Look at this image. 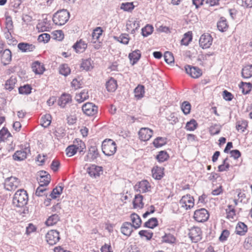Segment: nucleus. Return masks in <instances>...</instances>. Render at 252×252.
Returning a JSON list of instances; mask_svg holds the SVG:
<instances>
[{
	"instance_id": "nucleus-1",
	"label": "nucleus",
	"mask_w": 252,
	"mask_h": 252,
	"mask_svg": "<svg viewBox=\"0 0 252 252\" xmlns=\"http://www.w3.org/2000/svg\"><path fill=\"white\" fill-rule=\"evenodd\" d=\"M28 201V195L27 191L24 189L18 190L13 198V204L18 207L25 206Z\"/></svg>"
},
{
	"instance_id": "nucleus-2",
	"label": "nucleus",
	"mask_w": 252,
	"mask_h": 252,
	"mask_svg": "<svg viewBox=\"0 0 252 252\" xmlns=\"http://www.w3.org/2000/svg\"><path fill=\"white\" fill-rule=\"evenodd\" d=\"M69 13L65 9H63L55 13L53 17L54 23L58 26L64 25L69 18Z\"/></svg>"
},
{
	"instance_id": "nucleus-3",
	"label": "nucleus",
	"mask_w": 252,
	"mask_h": 252,
	"mask_svg": "<svg viewBox=\"0 0 252 252\" xmlns=\"http://www.w3.org/2000/svg\"><path fill=\"white\" fill-rule=\"evenodd\" d=\"M115 142L111 139L105 140L102 143V151L106 156L113 155L116 152Z\"/></svg>"
},
{
	"instance_id": "nucleus-4",
	"label": "nucleus",
	"mask_w": 252,
	"mask_h": 252,
	"mask_svg": "<svg viewBox=\"0 0 252 252\" xmlns=\"http://www.w3.org/2000/svg\"><path fill=\"white\" fill-rule=\"evenodd\" d=\"M194 199L190 194H187L182 196L179 201L181 207L186 210L190 209L193 207L194 205Z\"/></svg>"
},
{
	"instance_id": "nucleus-5",
	"label": "nucleus",
	"mask_w": 252,
	"mask_h": 252,
	"mask_svg": "<svg viewBox=\"0 0 252 252\" xmlns=\"http://www.w3.org/2000/svg\"><path fill=\"white\" fill-rule=\"evenodd\" d=\"M5 189L9 191L15 190L20 185L19 180L14 177L7 178L4 181Z\"/></svg>"
},
{
	"instance_id": "nucleus-6",
	"label": "nucleus",
	"mask_w": 252,
	"mask_h": 252,
	"mask_svg": "<svg viewBox=\"0 0 252 252\" xmlns=\"http://www.w3.org/2000/svg\"><path fill=\"white\" fill-rule=\"evenodd\" d=\"M189 236L191 241L193 243H197L202 239V231L199 227H192L189 231Z\"/></svg>"
},
{
	"instance_id": "nucleus-7",
	"label": "nucleus",
	"mask_w": 252,
	"mask_h": 252,
	"mask_svg": "<svg viewBox=\"0 0 252 252\" xmlns=\"http://www.w3.org/2000/svg\"><path fill=\"white\" fill-rule=\"evenodd\" d=\"M45 237L46 241L50 245L56 244L60 239L59 232L56 230L49 231Z\"/></svg>"
},
{
	"instance_id": "nucleus-8",
	"label": "nucleus",
	"mask_w": 252,
	"mask_h": 252,
	"mask_svg": "<svg viewBox=\"0 0 252 252\" xmlns=\"http://www.w3.org/2000/svg\"><path fill=\"white\" fill-rule=\"evenodd\" d=\"M193 217L198 222H204L208 220L209 215L207 210L201 208L194 212Z\"/></svg>"
},
{
	"instance_id": "nucleus-9",
	"label": "nucleus",
	"mask_w": 252,
	"mask_h": 252,
	"mask_svg": "<svg viewBox=\"0 0 252 252\" xmlns=\"http://www.w3.org/2000/svg\"><path fill=\"white\" fill-rule=\"evenodd\" d=\"M30 153V147H25L23 149L17 151L13 155V158L17 161L23 160L27 158V155Z\"/></svg>"
},
{
	"instance_id": "nucleus-10",
	"label": "nucleus",
	"mask_w": 252,
	"mask_h": 252,
	"mask_svg": "<svg viewBox=\"0 0 252 252\" xmlns=\"http://www.w3.org/2000/svg\"><path fill=\"white\" fill-rule=\"evenodd\" d=\"M213 42V38L209 33L202 34L199 39V45L203 49H207L210 47Z\"/></svg>"
},
{
	"instance_id": "nucleus-11",
	"label": "nucleus",
	"mask_w": 252,
	"mask_h": 252,
	"mask_svg": "<svg viewBox=\"0 0 252 252\" xmlns=\"http://www.w3.org/2000/svg\"><path fill=\"white\" fill-rule=\"evenodd\" d=\"M82 111L86 115L93 116L97 112V107L93 103L88 102L82 106Z\"/></svg>"
},
{
	"instance_id": "nucleus-12",
	"label": "nucleus",
	"mask_w": 252,
	"mask_h": 252,
	"mask_svg": "<svg viewBox=\"0 0 252 252\" xmlns=\"http://www.w3.org/2000/svg\"><path fill=\"white\" fill-rule=\"evenodd\" d=\"M185 68L186 73L194 78H198L202 74V70L197 67L187 65Z\"/></svg>"
},
{
	"instance_id": "nucleus-13",
	"label": "nucleus",
	"mask_w": 252,
	"mask_h": 252,
	"mask_svg": "<svg viewBox=\"0 0 252 252\" xmlns=\"http://www.w3.org/2000/svg\"><path fill=\"white\" fill-rule=\"evenodd\" d=\"M99 156L97 148L96 146H91L87 155L84 157V160L86 162H92L95 159Z\"/></svg>"
},
{
	"instance_id": "nucleus-14",
	"label": "nucleus",
	"mask_w": 252,
	"mask_h": 252,
	"mask_svg": "<svg viewBox=\"0 0 252 252\" xmlns=\"http://www.w3.org/2000/svg\"><path fill=\"white\" fill-rule=\"evenodd\" d=\"M153 134V130L147 127L141 128L138 132L139 138L144 141L149 140L152 136Z\"/></svg>"
},
{
	"instance_id": "nucleus-15",
	"label": "nucleus",
	"mask_w": 252,
	"mask_h": 252,
	"mask_svg": "<svg viewBox=\"0 0 252 252\" xmlns=\"http://www.w3.org/2000/svg\"><path fill=\"white\" fill-rule=\"evenodd\" d=\"M88 174L90 176L96 178L99 177L102 173V168L101 166L92 165L87 169Z\"/></svg>"
},
{
	"instance_id": "nucleus-16",
	"label": "nucleus",
	"mask_w": 252,
	"mask_h": 252,
	"mask_svg": "<svg viewBox=\"0 0 252 252\" xmlns=\"http://www.w3.org/2000/svg\"><path fill=\"white\" fill-rule=\"evenodd\" d=\"M72 101V97L70 94L64 93L62 94L58 100V105L62 108H64L66 105Z\"/></svg>"
},
{
	"instance_id": "nucleus-17",
	"label": "nucleus",
	"mask_w": 252,
	"mask_h": 252,
	"mask_svg": "<svg viewBox=\"0 0 252 252\" xmlns=\"http://www.w3.org/2000/svg\"><path fill=\"white\" fill-rule=\"evenodd\" d=\"M149 182L146 180H143L135 186V189L139 191L140 192H146L150 188Z\"/></svg>"
},
{
	"instance_id": "nucleus-18",
	"label": "nucleus",
	"mask_w": 252,
	"mask_h": 252,
	"mask_svg": "<svg viewBox=\"0 0 252 252\" xmlns=\"http://www.w3.org/2000/svg\"><path fill=\"white\" fill-rule=\"evenodd\" d=\"M126 26L127 30L130 31L131 33L133 34L140 27L139 22L132 19L128 21Z\"/></svg>"
},
{
	"instance_id": "nucleus-19",
	"label": "nucleus",
	"mask_w": 252,
	"mask_h": 252,
	"mask_svg": "<svg viewBox=\"0 0 252 252\" xmlns=\"http://www.w3.org/2000/svg\"><path fill=\"white\" fill-rule=\"evenodd\" d=\"M18 49L22 52L32 51L35 49V46L32 44L21 42L18 44Z\"/></svg>"
},
{
	"instance_id": "nucleus-20",
	"label": "nucleus",
	"mask_w": 252,
	"mask_h": 252,
	"mask_svg": "<svg viewBox=\"0 0 252 252\" xmlns=\"http://www.w3.org/2000/svg\"><path fill=\"white\" fill-rule=\"evenodd\" d=\"M248 231L247 226L242 222H239L235 228V232L240 236H244Z\"/></svg>"
},
{
	"instance_id": "nucleus-21",
	"label": "nucleus",
	"mask_w": 252,
	"mask_h": 252,
	"mask_svg": "<svg viewBox=\"0 0 252 252\" xmlns=\"http://www.w3.org/2000/svg\"><path fill=\"white\" fill-rule=\"evenodd\" d=\"M87 44L82 39H80L79 41H77L73 46V49L77 53L83 52L85 51V50L87 48Z\"/></svg>"
},
{
	"instance_id": "nucleus-22",
	"label": "nucleus",
	"mask_w": 252,
	"mask_h": 252,
	"mask_svg": "<svg viewBox=\"0 0 252 252\" xmlns=\"http://www.w3.org/2000/svg\"><path fill=\"white\" fill-rule=\"evenodd\" d=\"M1 63L4 65L9 63L11 60V53L9 49L5 50L1 54Z\"/></svg>"
},
{
	"instance_id": "nucleus-23",
	"label": "nucleus",
	"mask_w": 252,
	"mask_h": 252,
	"mask_svg": "<svg viewBox=\"0 0 252 252\" xmlns=\"http://www.w3.org/2000/svg\"><path fill=\"white\" fill-rule=\"evenodd\" d=\"M132 224L130 222H125L121 227V232L126 236H129L132 232Z\"/></svg>"
},
{
	"instance_id": "nucleus-24",
	"label": "nucleus",
	"mask_w": 252,
	"mask_h": 252,
	"mask_svg": "<svg viewBox=\"0 0 252 252\" xmlns=\"http://www.w3.org/2000/svg\"><path fill=\"white\" fill-rule=\"evenodd\" d=\"M128 58L130 61L131 64H135L141 58V53L140 50H136L132 53H129Z\"/></svg>"
},
{
	"instance_id": "nucleus-25",
	"label": "nucleus",
	"mask_w": 252,
	"mask_h": 252,
	"mask_svg": "<svg viewBox=\"0 0 252 252\" xmlns=\"http://www.w3.org/2000/svg\"><path fill=\"white\" fill-rule=\"evenodd\" d=\"M152 172L153 178L156 180L161 179L164 174L162 167H155L153 168Z\"/></svg>"
},
{
	"instance_id": "nucleus-26",
	"label": "nucleus",
	"mask_w": 252,
	"mask_h": 252,
	"mask_svg": "<svg viewBox=\"0 0 252 252\" xmlns=\"http://www.w3.org/2000/svg\"><path fill=\"white\" fill-rule=\"evenodd\" d=\"M217 27L218 30L221 32H225L227 30L228 25L224 17H220V20L217 23Z\"/></svg>"
},
{
	"instance_id": "nucleus-27",
	"label": "nucleus",
	"mask_w": 252,
	"mask_h": 252,
	"mask_svg": "<svg viewBox=\"0 0 252 252\" xmlns=\"http://www.w3.org/2000/svg\"><path fill=\"white\" fill-rule=\"evenodd\" d=\"M32 67V71L36 74H42L44 71L43 65L38 61L33 63Z\"/></svg>"
},
{
	"instance_id": "nucleus-28",
	"label": "nucleus",
	"mask_w": 252,
	"mask_h": 252,
	"mask_svg": "<svg viewBox=\"0 0 252 252\" xmlns=\"http://www.w3.org/2000/svg\"><path fill=\"white\" fill-rule=\"evenodd\" d=\"M117 87V81L113 78H111L106 83V88L107 90L110 92H114Z\"/></svg>"
},
{
	"instance_id": "nucleus-29",
	"label": "nucleus",
	"mask_w": 252,
	"mask_h": 252,
	"mask_svg": "<svg viewBox=\"0 0 252 252\" xmlns=\"http://www.w3.org/2000/svg\"><path fill=\"white\" fill-rule=\"evenodd\" d=\"M89 98L88 91L87 90H83L80 93L76 94L75 96L76 100L81 103L87 99Z\"/></svg>"
},
{
	"instance_id": "nucleus-30",
	"label": "nucleus",
	"mask_w": 252,
	"mask_h": 252,
	"mask_svg": "<svg viewBox=\"0 0 252 252\" xmlns=\"http://www.w3.org/2000/svg\"><path fill=\"white\" fill-rule=\"evenodd\" d=\"M103 30L101 27H97L94 30L92 34V40L91 41L93 43H96L99 40L100 36L102 35Z\"/></svg>"
},
{
	"instance_id": "nucleus-31",
	"label": "nucleus",
	"mask_w": 252,
	"mask_h": 252,
	"mask_svg": "<svg viewBox=\"0 0 252 252\" xmlns=\"http://www.w3.org/2000/svg\"><path fill=\"white\" fill-rule=\"evenodd\" d=\"M130 218L133 223L132 226L135 228H139L142 222L140 217L136 214H132L131 215Z\"/></svg>"
},
{
	"instance_id": "nucleus-32",
	"label": "nucleus",
	"mask_w": 252,
	"mask_h": 252,
	"mask_svg": "<svg viewBox=\"0 0 252 252\" xmlns=\"http://www.w3.org/2000/svg\"><path fill=\"white\" fill-rule=\"evenodd\" d=\"M143 196L140 194L135 195L134 200L133 201V206L135 208H142L144 206L143 203Z\"/></svg>"
},
{
	"instance_id": "nucleus-33",
	"label": "nucleus",
	"mask_w": 252,
	"mask_h": 252,
	"mask_svg": "<svg viewBox=\"0 0 252 252\" xmlns=\"http://www.w3.org/2000/svg\"><path fill=\"white\" fill-rule=\"evenodd\" d=\"M239 87L242 90V93L244 94H249L251 91L252 88V85L251 83H245L242 82L239 85Z\"/></svg>"
},
{
	"instance_id": "nucleus-34",
	"label": "nucleus",
	"mask_w": 252,
	"mask_h": 252,
	"mask_svg": "<svg viewBox=\"0 0 252 252\" xmlns=\"http://www.w3.org/2000/svg\"><path fill=\"white\" fill-rule=\"evenodd\" d=\"M242 76L245 78H249L252 76V65H247L242 69Z\"/></svg>"
},
{
	"instance_id": "nucleus-35",
	"label": "nucleus",
	"mask_w": 252,
	"mask_h": 252,
	"mask_svg": "<svg viewBox=\"0 0 252 252\" xmlns=\"http://www.w3.org/2000/svg\"><path fill=\"white\" fill-rule=\"evenodd\" d=\"M63 189V184H60L58 186L56 187L53 189L50 194V196L52 199H56L57 197V195H60L62 193Z\"/></svg>"
},
{
	"instance_id": "nucleus-36",
	"label": "nucleus",
	"mask_w": 252,
	"mask_h": 252,
	"mask_svg": "<svg viewBox=\"0 0 252 252\" xmlns=\"http://www.w3.org/2000/svg\"><path fill=\"white\" fill-rule=\"evenodd\" d=\"M192 37L191 32H188L184 34V37L181 41V43L182 45L187 46L192 40Z\"/></svg>"
},
{
	"instance_id": "nucleus-37",
	"label": "nucleus",
	"mask_w": 252,
	"mask_h": 252,
	"mask_svg": "<svg viewBox=\"0 0 252 252\" xmlns=\"http://www.w3.org/2000/svg\"><path fill=\"white\" fill-rule=\"evenodd\" d=\"M17 79L16 77L14 76H11L9 79L6 81L5 83V89L6 90H8L9 91L12 90L14 88Z\"/></svg>"
},
{
	"instance_id": "nucleus-38",
	"label": "nucleus",
	"mask_w": 252,
	"mask_h": 252,
	"mask_svg": "<svg viewBox=\"0 0 252 252\" xmlns=\"http://www.w3.org/2000/svg\"><path fill=\"white\" fill-rule=\"evenodd\" d=\"M51 122V116L49 114H46L42 116L40 119L41 125L44 127L48 126Z\"/></svg>"
},
{
	"instance_id": "nucleus-39",
	"label": "nucleus",
	"mask_w": 252,
	"mask_h": 252,
	"mask_svg": "<svg viewBox=\"0 0 252 252\" xmlns=\"http://www.w3.org/2000/svg\"><path fill=\"white\" fill-rule=\"evenodd\" d=\"M197 126L198 124L197 122L192 119L187 123L185 128L188 131H194L197 128Z\"/></svg>"
},
{
	"instance_id": "nucleus-40",
	"label": "nucleus",
	"mask_w": 252,
	"mask_h": 252,
	"mask_svg": "<svg viewBox=\"0 0 252 252\" xmlns=\"http://www.w3.org/2000/svg\"><path fill=\"white\" fill-rule=\"evenodd\" d=\"M134 94L135 96L137 99L141 98L143 97L145 91H144V87L143 85H138L135 89H134Z\"/></svg>"
},
{
	"instance_id": "nucleus-41",
	"label": "nucleus",
	"mask_w": 252,
	"mask_h": 252,
	"mask_svg": "<svg viewBox=\"0 0 252 252\" xmlns=\"http://www.w3.org/2000/svg\"><path fill=\"white\" fill-rule=\"evenodd\" d=\"M153 143L155 147H160L166 144V138L158 137L154 140Z\"/></svg>"
},
{
	"instance_id": "nucleus-42",
	"label": "nucleus",
	"mask_w": 252,
	"mask_h": 252,
	"mask_svg": "<svg viewBox=\"0 0 252 252\" xmlns=\"http://www.w3.org/2000/svg\"><path fill=\"white\" fill-rule=\"evenodd\" d=\"M59 220V217L58 215L54 214L50 216L46 221V224L48 226H52Z\"/></svg>"
},
{
	"instance_id": "nucleus-43",
	"label": "nucleus",
	"mask_w": 252,
	"mask_h": 252,
	"mask_svg": "<svg viewBox=\"0 0 252 252\" xmlns=\"http://www.w3.org/2000/svg\"><path fill=\"white\" fill-rule=\"evenodd\" d=\"M77 145H71L68 146L66 150V154L68 157H72L74 156L77 152Z\"/></svg>"
},
{
	"instance_id": "nucleus-44",
	"label": "nucleus",
	"mask_w": 252,
	"mask_h": 252,
	"mask_svg": "<svg viewBox=\"0 0 252 252\" xmlns=\"http://www.w3.org/2000/svg\"><path fill=\"white\" fill-rule=\"evenodd\" d=\"M158 225V221L156 218H152L144 223V226L150 228H154Z\"/></svg>"
},
{
	"instance_id": "nucleus-45",
	"label": "nucleus",
	"mask_w": 252,
	"mask_h": 252,
	"mask_svg": "<svg viewBox=\"0 0 252 252\" xmlns=\"http://www.w3.org/2000/svg\"><path fill=\"white\" fill-rule=\"evenodd\" d=\"M60 74L66 76L70 72V69L67 64H63L60 66Z\"/></svg>"
},
{
	"instance_id": "nucleus-46",
	"label": "nucleus",
	"mask_w": 252,
	"mask_h": 252,
	"mask_svg": "<svg viewBox=\"0 0 252 252\" xmlns=\"http://www.w3.org/2000/svg\"><path fill=\"white\" fill-rule=\"evenodd\" d=\"M248 126V122L247 121L242 120L237 122L236 128L237 130H241L244 132Z\"/></svg>"
},
{
	"instance_id": "nucleus-47",
	"label": "nucleus",
	"mask_w": 252,
	"mask_h": 252,
	"mask_svg": "<svg viewBox=\"0 0 252 252\" xmlns=\"http://www.w3.org/2000/svg\"><path fill=\"white\" fill-rule=\"evenodd\" d=\"M32 88L29 85H25L19 88V93L22 94H28L31 93Z\"/></svg>"
},
{
	"instance_id": "nucleus-48",
	"label": "nucleus",
	"mask_w": 252,
	"mask_h": 252,
	"mask_svg": "<svg viewBox=\"0 0 252 252\" xmlns=\"http://www.w3.org/2000/svg\"><path fill=\"white\" fill-rule=\"evenodd\" d=\"M153 31L152 26L147 25L142 29V34L144 37H147L150 35Z\"/></svg>"
},
{
	"instance_id": "nucleus-49",
	"label": "nucleus",
	"mask_w": 252,
	"mask_h": 252,
	"mask_svg": "<svg viewBox=\"0 0 252 252\" xmlns=\"http://www.w3.org/2000/svg\"><path fill=\"white\" fill-rule=\"evenodd\" d=\"M191 105L188 101H184L181 105V109L185 115H187L190 113Z\"/></svg>"
},
{
	"instance_id": "nucleus-50",
	"label": "nucleus",
	"mask_w": 252,
	"mask_h": 252,
	"mask_svg": "<svg viewBox=\"0 0 252 252\" xmlns=\"http://www.w3.org/2000/svg\"><path fill=\"white\" fill-rule=\"evenodd\" d=\"M163 241L165 243L173 244L176 241V238L173 235L169 234H166L163 237Z\"/></svg>"
},
{
	"instance_id": "nucleus-51",
	"label": "nucleus",
	"mask_w": 252,
	"mask_h": 252,
	"mask_svg": "<svg viewBox=\"0 0 252 252\" xmlns=\"http://www.w3.org/2000/svg\"><path fill=\"white\" fill-rule=\"evenodd\" d=\"M165 62L168 64H171L174 61V58L173 54L168 51L166 52L164 55Z\"/></svg>"
},
{
	"instance_id": "nucleus-52",
	"label": "nucleus",
	"mask_w": 252,
	"mask_h": 252,
	"mask_svg": "<svg viewBox=\"0 0 252 252\" xmlns=\"http://www.w3.org/2000/svg\"><path fill=\"white\" fill-rule=\"evenodd\" d=\"M45 187L40 185L39 187L36 189L35 194L37 196H42L46 195V188Z\"/></svg>"
},
{
	"instance_id": "nucleus-53",
	"label": "nucleus",
	"mask_w": 252,
	"mask_h": 252,
	"mask_svg": "<svg viewBox=\"0 0 252 252\" xmlns=\"http://www.w3.org/2000/svg\"><path fill=\"white\" fill-rule=\"evenodd\" d=\"M168 158V155L166 152L161 151L159 152L157 156V159L159 162H163Z\"/></svg>"
},
{
	"instance_id": "nucleus-54",
	"label": "nucleus",
	"mask_w": 252,
	"mask_h": 252,
	"mask_svg": "<svg viewBox=\"0 0 252 252\" xmlns=\"http://www.w3.org/2000/svg\"><path fill=\"white\" fill-rule=\"evenodd\" d=\"M134 6L133 2L122 3L121 5V8L126 11H130L134 9Z\"/></svg>"
},
{
	"instance_id": "nucleus-55",
	"label": "nucleus",
	"mask_w": 252,
	"mask_h": 252,
	"mask_svg": "<svg viewBox=\"0 0 252 252\" xmlns=\"http://www.w3.org/2000/svg\"><path fill=\"white\" fill-rule=\"evenodd\" d=\"M6 28L7 29L8 32H9V34H10V31H12L13 29V24L12 20V18L9 16H7L6 17Z\"/></svg>"
},
{
	"instance_id": "nucleus-56",
	"label": "nucleus",
	"mask_w": 252,
	"mask_h": 252,
	"mask_svg": "<svg viewBox=\"0 0 252 252\" xmlns=\"http://www.w3.org/2000/svg\"><path fill=\"white\" fill-rule=\"evenodd\" d=\"M227 218L233 219L235 216V211L231 205H228V208L226 209Z\"/></svg>"
},
{
	"instance_id": "nucleus-57",
	"label": "nucleus",
	"mask_w": 252,
	"mask_h": 252,
	"mask_svg": "<svg viewBox=\"0 0 252 252\" xmlns=\"http://www.w3.org/2000/svg\"><path fill=\"white\" fill-rule=\"evenodd\" d=\"M220 130V126L219 125L214 124L210 128V132L212 135L218 134Z\"/></svg>"
},
{
	"instance_id": "nucleus-58",
	"label": "nucleus",
	"mask_w": 252,
	"mask_h": 252,
	"mask_svg": "<svg viewBox=\"0 0 252 252\" xmlns=\"http://www.w3.org/2000/svg\"><path fill=\"white\" fill-rule=\"evenodd\" d=\"M81 67L86 70H89L92 68L91 60L87 59L83 61Z\"/></svg>"
},
{
	"instance_id": "nucleus-59",
	"label": "nucleus",
	"mask_w": 252,
	"mask_h": 252,
	"mask_svg": "<svg viewBox=\"0 0 252 252\" xmlns=\"http://www.w3.org/2000/svg\"><path fill=\"white\" fill-rule=\"evenodd\" d=\"M227 159L228 158H226L223 160V163L218 166V170L219 172L227 171L230 165L228 163L226 162Z\"/></svg>"
},
{
	"instance_id": "nucleus-60",
	"label": "nucleus",
	"mask_w": 252,
	"mask_h": 252,
	"mask_svg": "<svg viewBox=\"0 0 252 252\" xmlns=\"http://www.w3.org/2000/svg\"><path fill=\"white\" fill-rule=\"evenodd\" d=\"M51 180L50 175H47L46 177H43V178H40L39 180L40 185L47 186L50 183Z\"/></svg>"
},
{
	"instance_id": "nucleus-61",
	"label": "nucleus",
	"mask_w": 252,
	"mask_h": 252,
	"mask_svg": "<svg viewBox=\"0 0 252 252\" xmlns=\"http://www.w3.org/2000/svg\"><path fill=\"white\" fill-rule=\"evenodd\" d=\"M50 39V35L48 33H42L38 36V40L39 42H47Z\"/></svg>"
},
{
	"instance_id": "nucleus-62",
	"label": "nucleus",
	"mask_w": 252,
	"mask_h": 252,
	"mask_svg": "<svg viewBox=\"0 0 252 252\" xmlns=\"http://www.w3.org/2000/svg\"><path fill=\"white\" fill-rule=\"evenodd\" d=\"M139 234L141 237H145L147 240H150L153 236V233L147 230H141Z\"/></svg>"
},
{
	"instance_id": "nucleus-63",
	"label": "nucleus",
	"mask_w": 252,
	"mask_h": 252,
	"mask_svg": "<svg viewBox=\"0 0 252 252\" xmlns=\"http://www.w3.org/2000/svg\"><path fill=\"white\" fill-rule=\"evenodd\" d=\"M10 135V133L8 131L7 129L3 128L0 130V139L3 140L5 138H7Z\"/></svg>"
},
{
	"instance_id": "nucleus-64",
	"label": "nucleus",
	"mask_w": 252,
	"mask_h": 252,
	"mask_svg": "<svg viewBox=\"0 0 252 252\" xmlns=\"http://www.w3.org/2000/svg\"><path fill=\"white\" fill-rule=\"evenodd\" d=\"M229 231L228 230L225 229L223 230L221 233L220 236L219 237V240L221 242L225 241L227 240V238L229 235Z\"/></svg>"
}]
</instances>
